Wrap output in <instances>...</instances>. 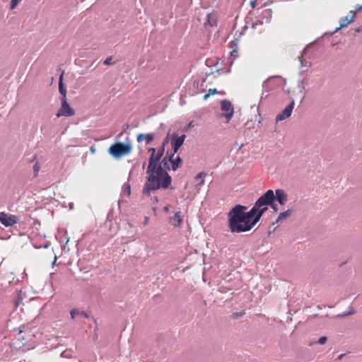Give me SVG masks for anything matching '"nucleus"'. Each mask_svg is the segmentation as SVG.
<instances>
[{"label": "nucleus", "mask_w": 362, "mask_h": 362, "mask_svg": "<svg viewBox=\"0 0 362 362\" xmlns=\"http://www.w3.org/2000/svg\"><path fill=\"white\" fill-rule=\"evenodd\" d=\"M354 312L353 311V312H350L349 314H354Z\"/></svg>", "instance_id": "nucleus-37"}, {"label": "nucleus", "mask_w": 362, "mask_h": 362, "mask_svg": "<svg viewBox=\"0 0 362 362\" xmlns=\"http://www.w3.org/2000/svg\"><path fill=\"white\" fill-rule=\"evenodd\" d=\"M154 134H139L136 136V141L139 143H141L145 141L146 144H148L154 139Z\"/></svg>", "instance_id": "nucleus-13"}, {"label": "nucleus", "mask_w": 362, "mask_h": 362, "mask_svg": "<svg viewBox=\"0 0 362 362\" xmlns=\"http://www.w3.org/2000/svg\"><path fill=\"white\" fill-rule=\"evenodd\" d=\"M79 314H81L83 315H84L85 317H88L87 314L84 312H80L77 309H72L70 312V315H71V318H74L76 315H79Z\"/></svg>", "instance_id": "nucleus-18"}, {"label": "nucleus", "mask_w": 362, "mask_h": 362, "mask_svg": "<svg viewBox=\"0 0 362 362\" xmlns=\"http://www.w3.org/2000/svg\"><path fill=\"white\" fill-rule=\"evenodd\" d=\"M186 136L182 134L180 136H177V134H173L172 137V146L173 148L174 153H176L179 148L182 146L184 141L185 140Z\"/></svg>", "instance_id": "nucleus-9"}, {"label": "nucleus", "mask_w": 362, "mask_h": 362, "mask_svg": "<svg viewBox=\"0 0 362 362\" xmlns=\"http://www.w3.org/2000/svg\"><path fill=\"white\" fill-rule=\"evenodd\" d=\"M63 75H64V73H62L59 77V90L62 95V98H66V90L65 88L64 87V85L62 83Z\"/></svg>", "instance_id": "nucleus-17"}, {"label": "nucleus", "mask_w": 362, "mask_h": 362, "mask_svg": "<svg viewBox=\"0 0 362 362\" xmlns=\"http://www.w3.org/2000/svg\"><path fill=\"white\" fill-rule=\"evenodd\" d=\"M292 212V209H288L287 211L280 213L276 218L275 221L272 223V224L274 225L284 223L291 216Z\"/></svg>", "instance_id": "nucleus-12"}, {"label": "nucleus", "mask_w": 362, "mask_h": 362, "mask_svg": "<svg viewBox=\"0 0 362 362\" xmlns=\"http://www.w3.org/2000/svg\"><path fill=\"white\" fill-rule=\"evenodd\" d=\"M69 240H70V238H67L66 243H68L69 241Z\"/></svg>", "instance_id": "nucleus-35"}, {"label": "nucleus", "mask_w": 362, "mask_h": 362, "mask_svg": "<svg viewBox=\"0 0 362 362\" xmlns=\"http://www.w3.org/2000/svg\"><path fill=\"white\" fill-rule=\"evenodd\" d=\"M13 234L11 228H0V238L6 240L11 238Z\"/></svg>", "instance_id": "nucleus-15"}, {"label": "nucleus", "mask_w": 362, "mask_h": 362, "mask_svg": "<svg viewBox=\"0 0 362 362\" xmlns=\"http://www.w3.org/2000/svg\"><path fill=\"white\" fill-rule=\"evenodd\" d=\"M164 153L163 146H160L155 155H151L146 173L148 174L142 192L149 196L151 192L160 188L167 189L171 184V177L158 165Z\"/></svg>", "instance_id": "nucleus-2"}, {"label": "nucleus", "mask_w": 362, "mask_h": 362, "mask_svg": "<svg viewBox=\"0 0 362 362\" xmlns=\"http://www.w3.org/2000/svg\"><path fill=\"white\" fill-rule=\"evenodd\" d=\"M175 154V153L173 152L168 158V156L163 158L162 163L164 168H168V170L170 169L168 166V161L171 163V169L173 170H176L177 168L181 167L182 160L180 156H177L175 158H173Z\"/></svg>", "instance_id": "nucleus-4"}, {"label": "nucleus", "mask_w": 362, "mask_h": 362, "mask_svg": "<svg viewBox=\"0 0 362 362\" xmlns=\"http://www.w3.org/2000/svg\"><path fill=\"white\" fill-rule=\"evenodd\" d=\"M274 198V191L269 189L259 197L248 211L246 206L235 205L228 214V226H255Z\"/></svg>", "instance_id": "nucleus-1"}, {"label": "nucleus", "mask_w": 362, "mask_h": 362, "mask_svg": "<svg viewBox=\"0 0 362 362\" xmlns=\"http://www.w3.org/2000/svg\"><path fill=\"white\" fill-rule=\"evenodd\" d=\"M252 228H230L231 233H241L245 232L251 229Z\"/></svg>", "instance_id": "nucleus-20"}, {"label": "nucleus", "mask_w": 362, "mask_h": 362, "mask_svg": "<svg viewBox=\"0 0 362 362\" xmlns=\"http://www.w3.org/2000/svg\"><path fill=\"white\" fill-rule=\"evenodd\" d=\"M145 165H146V163H143V168H144Z\"/></svg>", "instance_id": "nucleus-34"}, {"label": "nucleus", "mask_w": 362, "mask_h": 362, "mask_svg": "<svg viewBox=\"0 0 362 362\" xmlns=\"http://www.w3.org/2000/svg\"><path fill=\"white\" fill-rule=\"evenodd\" d=\"M327 339L326 337H321L318 340V343L320 344H324L327 341Z\"/></svg>", "instance_id": "nucleus-26"}, {"label": "nucleus", "mask_w": 362, "mask_h": 362, "mask_svg": "<svg viewBox=\"0 0 362 362\" xmlns=\"http://www.w3.org/2000/svg\"><path fill=\"white\" fill-rule=\"evenodd\" d=\"M171 222L174 226H179L182 224V219L180 211L175 213V216L171 219Z\"/></svg>", "instance_id": "nucleus-16"}, {"label": "nucleus", "mask_w": 362, "mask_h": 362, "mask_svg": "<svg viewBox=\"0 0 362 362\" xmlns=\"http://www.w3.org/2000/svg\"><path fill=\"white\" fill-rule=\"evenodd\" d=\"M269 206H271L272 208L276 211H277V205L274 203V199L272 202L271 204H269Z\"/></svg>", "instance_id": "nucleus-27"}, {"label": "nucleus", "mask_w": 362, "mask_h": 362, "mask_svg": "<svg viewBox=\"0 0 362 362\" xmlns=\"http://www.w3.org/2000/svg\"><path fill=\"white\" fill-rule=\"evenodd\" d=\"M20 0H11V9H14L16 8V6L18 5V4L19 3Z\"/></svg>", "instance_id": "nucleus-23"}, {"label": "nucleus", "mask_w": 362, "mask_h": 362, "mask_svg": "<svg viewBox=\"0 0 362 362\" xmlns=\"http://www.w3.org/2000/svg\"><path fill=\"white\" fill-rule=\"evenodd\" d=\"M148 152L151 153V155H155V154H156L157 151L155 148H148Z\"/></svg>", "instance_id": "nucleus-30"}, {"label": "nucleus", "mask_w": 362, "mask_h": 362, "mask_svg": "<svg viewBox=\"0 0 362 362\" xmlns=\"http://www.w3.org/2000/svg\"><path fill=\"white\" fill-rule=\"evenodd\" d=\"M245 312L243 310V311H241L240 313H235L233 314V318H237L238 317H241L243 316V315H245Z\"/></svg>", "instance_id": "nucleus-24"}, {"label": "nucleus", "mask_w": 362, "mask_h": 362, "mask_svg": "<svg viewBox=\"0 0 362 362\" xmlns=\"http://www.w3.org/2000/svg\"><path fill=\"white\" fill-rule=\"evenodd\" d=\"M217 24V16L216 13H209L207 15L206 21L204 23V27L207 28L208 26L214 27Z\"/></svg>", "instance_id": "nucleus-14"}, {"label": "nucleus", "mask_w": 362, "mask_h": 362, "mask_svg": "<svg viewBox=\"0 0 362 362\" xmlns=\"http://www.w3.org/2000/svg\"><path fill=\"white\" fill-rule=\"evenodd\" d=\"M112 57L107 58V59L105 60V62H104V64H106V65H110V64H112Z\"/></svg>", "instance_id": "nucleus-25"}, {"label": "nucleus", "mask_w": 362, "mask_h": 362, "mask_svg": "<svg viewBox=\"0 0 362 362\" xmlns=\"http://www.w3.org/2000/svg\"><path fill=\"white\" fill-rule=\"evenodd\" d=\"M218 93V90L216 88L209 89L208 93H206L204 95V100H206L211 95H214L215 93Z\"/></svg>", "instance_id": "nucleus-21"}, {"label": "nucleus", "mask_w": 362, "mask_h": 362, "mask_svg": "<svg viewBox=\"0 0 362 362\" xmlns=\"http://www.w3.org/2000/svg\"><path fill=\"white\" fill-rule=\"evenodd\" d=\"M206 176V173H204V172H201L199 173H198L196 176H195V179L196 180H201L200 182L199 183L198 185L201 186V185H203L204 183V177Z\"/></svg>", "instance_id": "nucleus-19"}, {"label": "nucleus", "mask_w": 362, "mask_h": 362, "mask_svg": "<svg viewBox=\"0 0 362 362\" xmlns=\"http://www.w3.org/2000/svg\"><path fill=\"white\" fill-rule=\"evenodd\" d=\"M294 100H292L290 104H288L283 111H281L279 114L277 115L276 117V121H281L288 118L293 112L294 107Z\"/></svg>", "instance_id": "nucleus-7"}, {"label": "nucleus", "mask_w": 362, "mask_h": 362, "mask_svg": "<svg viewBox=\"0 0 362 362\" xmlns=\"http://www.w3.org/2000/svg\"><path fill=\"white\" fill-rule=\"evenodd\" d=\"M124 190L127 191V195H130V185L127 184L124 185Z\"/></svg>", "instance_id": "nucleus-28"}, {"label": "nucleus", "mask_w": 362, "mask_h": 362, "mask_svg": "<svg viewBox=\"0 0 362 362\" xmlns=\"http://www.w3.org/2000/svg\"><path fill=\"white\" fill-rule=\"evenodd\" d=\"M16 306H17L18 304H19V298L18 299V300L16 302Z\"/></svg>", "instance_id": "nucleus-32"}, {"label": "nucleus", "mask_w": 362, "mask_h": 362, "mask_svg": "<svg viewBox=\"0 0 362 362\" xmlns=\"http://www.w3.org/2000/svg\"><path fill=\"white\" fill-rule=\"evenodd\" d=\"M132 151V145L129 142H117L112 144L108 149V153L115 158H119L129 155Z\"/></svg>", "instance_id": "nucleus-3"}, {"label": "nucleus", "mask_w": 362, "mask_h": 362, "mask_svg": "<svg viewBox=\"0 0 362 362\" xmlns=\"http://www.w3.org/2000/svg\"><path fill=\"white\" fill-rule=\"evenodd\" d=\"M221 110L224 112L223 116L226 118L227 122H228L233 116V107L232 103L228 100H223L221 103Z\"/></svg>", "instance_id": "nucleus-6"}, {"label": "nucleus", "mask_w": 362, "mask_h": 362, "mask_svg": "<svg viewBox=\"0 0 362 362\" xmlns=\"http://www.w3.org/2000/svg\"><path fill=\"white\" fill-rule=\"evenodd\" d=\"M75 111L66 101V98H62V105L57 113V117H71L74 115Z\"/></svg>", "instance_id": "nucleus-5"}, {"label": "nucleus", "mask_w": 362, "mask_h": 362, "mask_svg": "<svg viewBox=\"0 0 362 362\" xmlns=\"http://www.w3.org/2000/svg\"><path fill=\"white\" fill-rule=\"evenodd\" d=\"M56 260H57V257H54V263L56 262Z\"/></svg>", "instance_id": "nucleus-36"}, {"label": "nucleus", "mask_w": 362, "mask_h": 362, "mask_svg": "<svg viewBox=\"0 0 362 362\" xmlns=\"http://www.w3.org/2000/svg\"><path fill=\"white\" fill-rule=\"evenodd\" d=\"M356 18V11H351L348 16L345 18H342L339 21L340 25L339 28H336V31L339 30L341 28L347 27L350 23L354 22Z\"/></svg>", "instance_id": "nucleus-10"}, {"label": "nucleus", "mask_w": 362, "mask_h": 362, "mask_svg": "<svg viewBox=\"0 0 362 362\" xmlns=\"http://www.w3.org/2000/svg\"><path fill=\"white\" fill-rule=\"evenodd\" d=\"M274 197H275L274 200L276 199L277 202L281 205L286 204V203L288 201V196L284 189H278L275 191V193L274 192Z\"/></svg>", "instance_id": "nucleus-11"}, {"label": "nucleus", "mask_w": 362, "mask_h": 362, "mask_svg": "<svg viewBox=\"0 0 362 362\" xmlns=\"http://www.w3.org/2000/svg\"><path fill=\"white\" fill-rule=\"evenodd\" d=\"M16 216L12 214H7L4 212L0 213V222L4 226H13L16 223Z\"/></svg>", "instance_id": "nucleus-8"}, {"label": "nucleus", "mask_w": 362, "mask_h": 362, "mask_svg": "<svg viewBox=\"0 0 362 362\" xmlns=\"http://www.w3.org/2000/svg\"><path fill=\"white\" fill-rule=\"evenodd\" d=\"M40 165L37 163H36L34 165H33V170H34V174H35V176H36L40 170Z\"/></svg>", "instance_id": "nucleus-22"}, {"label": "nucleus", "mask_w": 362, "mask_h": 362, "mask_svg": "<svg viewBox=\"0 0 362 362\" xmlns=\"http://www.w3.org/2000/svg\"><path fill=\"white\" fill-rule=\"evenodd\" d=\"M194 127V124H193V122L192 121L189 123V127Z\"/></svg>", "instance_id": "nucleus-31"}, {"label": "nucleus", "mask_w": 362, "mask_h": 362, "mask_svg": "<svg viewBox=\"0 0 362 362\" xmlns=\"http://www.w3.org/2000/svg\"><path fill=\"white\" fill-rule=\"evenodd\" d=\"M90 151H91L93 153H94V152H95V148H94L93 147H91V148H90Z\"/></svg>", "instance_id": "nucleus-33"}, {"label": "nucleus", "mask_w": 362, "mask_h": 362, "mask_svg": "<svg viewBox=\"0 0 362 362\" xmlns=\"http://www.w3.org/2000/svg\"><path fill=\"white\" fill-rule=\"evenodd\" d=\"M169 139L168 136H166V138L163 140V144L161 146H163V150L165 151V146L168 143Z\"/></svg>", "instance_id": "nucleus-29"}]
</instances>
